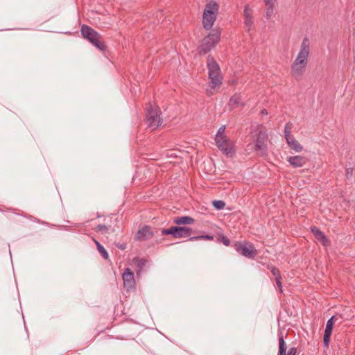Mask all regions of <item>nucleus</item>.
Segmentation results:
<instances>
[{
  "label": "nucleus",
  "instance_id": "72a5a7b5",
  "mask_svg": "<svg viewBox=\"0 0 355 355\" xmlns=\"http://www.w3.org/2000/svg\"><path fill=\"white\" fill-rule=\"evenodd\" d=\"M275 282L277 287L279 289V291L282 293V277H278V278H275Z\"/></svg>",
  "mask_w": 355,
  "mask_h": 355
},
{
  "label": "nucleus",
  "instance_id": "a878e982",
  "mask_svg": "<svg viewBox=\"0 0 355 355\" xmlns=\"http://www.w3.org/2000/svg\"><path fill=\"white\" fill-rule=\"evenodd\" d=\"M293 128V123L291 122H288L286 124L284 127V136L285 138H289L291 137V130Z\"/></svg>",
  "mask_w": 355,
  "mask_h": 355
},
{
  "label": "nucleus",
  "instance_id": "9d476101",
  "mask_svg": "<svg viewBox=\"0 0 355 355\" xmlns=\"http://www.w3.org/2000/svg\"><path fill=\"white\" fill-rule=\"evenodd\" d=\"M311 42L307 37L303 38L300 44V51L296 58L308 63L310 55Z\"/></svg>",
  "mask_w": 355,
  "mask_h": 355
},
{
  "label": "nucleus",
  "instance_id": "cd10ccee",
  "mask_svg": "<svg viewBox=\"0 0 355 355\" xmlns=\"http://www.w3.org/2000/svg\"><path fill=\"white\" fill-rule=\"evenodd\" d=\"M199 239L212 241L214 239V236H211V235H202V236H193V237H190L189 241L199 240Z\"/></svg>",
  "mask_w": 355,
  "mask_h": 355
},
{
  "label": "nucleus",
  "instance_id": "1a4fd4ad",
  "mask_svg": "<svg viewBox=\"0 0 355 355\" xmlns=\"http://www.w3.org/2000/svg\"><path fill=\"white\" fill-rule=\"evenodd\" d=\"M307 64V62L296 58L291 64V76L296 79L301 78L305 72Z\"/></svg>",
  "mask_w": 355,
  "mask_h": 355
},
{
  "label": "nucleus",
  "instance_id": "ddd939ff",
  "mask_svg": "<svg viewBox=\"0 0 355 355\" xmlns=\"http://www.w3.org/2000/svg\"><path fill=\"white\" fill-rule=\"evenodd\" d=\"M253 10L250 8L248 5L245 6L243 10L244 24L248 28V32L252 29L254 25V19L252 16Z\"/></svg>",
  "mask_w": 355,
  "mask_h": 355
},
{
  "label": "nucleus",
  "instance_id": "423d86ee",
  "mask_svg": "<svg viewBox=\"0 0 355 355\" xmlns=\"http://www.w3.org/2000/svg\"><path fill=\"white\" fill-rule=\"evenodd\" d=\"M147 113L146 116L148 127L153 130L157 129L162 124L160 112L156 105L149 103L147 107Z\"/></svg>",
  "mask_w": 355,
  "mask_h": 355
},
{
  "label": "nucleus",
  "instance_id": "7ed1b4c3",
  "mask_svg": "<svg viewBox=\"0 0 355 355\" xmlns=\"http://www.w3.org/2000/svg\"><path fill=\"white\" fill-rule=\"evenodd\" d=\"M219 6L215 1H210L205 5L202 15V25L205 29L210 30L217 17Z\"/></svg>",
  "mask_w": 355,
  "mask_h": 355
},
{
  "label": "nucleus",
  "instance_id": "9b49d317",
  "mask_svg": "<svg viewBox=\"0 0 355 355\" xmlns=\"http://www.w3.org/2000/svg\"><path fill=\"white\" fill-rule=\"evenodd\" d=\"M122 278L123 286L127 290L133 289L135 287V275L129 268L125 269L122 275Z\"/></svg>",
  "mask_w": 355,
  "mask_h": 355
},
{
  "label": "nucleus",
  "instance_id": "f704fd0d",
  "mask_svg": "<svg viewBox=\"0 0 355 355\" xmlns=\"http://www.w3.org/2000/svg\"><path fill=\"white\" fill-rule=\"evenodd\" d=\"M297 353V349L294 347H291L286 355H295Z\"/></svg>",
  "mask_w": 355,
  "mask_h": 355
},
{
  "label": "nucleus",
  "instance_id": "e433bc0d",
  "mask_svg": "<svg viewBox=\"0 0 355 355\" xmlns=\"http://www.w3.org/2000/svg\"><path fill=\"white\" fill-rule=\"evenodd\" d=\"M352 175V168H347V170H346V176H347V178H349Z\"/></svg>",
  "mask_w": 355,
  "mask_h": 355
},
{
  "label": "nucleus",
  "instance_id": "f03ea898",
  "mask_svg": "<svg viewBox=\"0 0 355 355\" xmlns=\"http://www.w3.org/2000/svg\"><path fill=\"white\" fill-rule=\"evenodd\" d=\"M221 31L219 28L213 29L206 37L203 38L200 45L198 47L199 54L205 55L213 49L220 40Z\"/></svg>",
  "mask_w": 355,
  "mask_h": 355
},
{
  "label": "nucleus",
  "instance_id": "f257e3e1",
  "mask_svg": "<svg viewBox=\"0 0 355 355\" xmlns=\"http://www.w3.org/2000/svg\"><path fill=\"white\" fill-rule=\"evenodd\" d=\"M250 138L254 144V150L261 157L268 155V133L261 126H257L250 133Z\"/></svg>",
  "mask_w": 355,
  "mask_h": 355
},
{
  "label": "nucleus",
  "instance_id": "b1692460",
  "mask_svg": "<svg viewBox=\"0 0 355 355\" xmlns=\"http://www.w3.org/2000/svg\"><path fill=\"white\" fill-rule=\"evenodd\" d=\"M265 6H266L265 17L267 19H269L273 15L275 5H265Z\"/></svg>",
  "mask_w": 355,
  "mask_h": 355
},
{
  "label": "nucleus",
  "instance_id": "f3484780",
  "mask_svg": "<svg viewBox=\"0 0 355 355\" xmlns=\"http://www.w3.org/2000/svg\"><path fill=\"white\" fill-rule=\"evenodd\" d=\"M192 230L188 227H178L175 238H186L191 235Z\"/></svg>",
  "mask_w": 355,
  "mask_h": 355
},
{
  "label": "nucleus",
  "instance_id": "393cba45",
  "mask_svg": "<svg viewBox=\"0 0 355 355\" xmlns=\"http://www.w3.org/2000/svg\"><path fill=\"white\" fill-rule=\"evenodd\" d=\"M177 228H178V226H173V227H171L168 229H163L162 230V235L171 234L175 238V232L177 231Z\"/></svg>",
  "mask_w": 355,
  "mask_h": 355
},
{
  "label": "nucleus",
  "instance_id": "c9c22d12",
  "mask_svg": "<svg viewBox=\"0 0 355 355\" xmlns=\"http://www.w3.org/2000/svg\"><path fill=\"white\" fill-rule=\"evenodd\" d=\"M265 5H275L277 0H263Z\"/></svg>",
  "mask_w": 355,
  "mask_h": 355
},
{
  "label": "nucleus",
  "instance_id": "2eb2a0df",
  "mask_svg": "<svg viewBox=\"0 0 355 355\" xmlns=\"http://www.w3.org/2000/svg\"><path fill=\"white\" fill-rule=\"evenodd\" d=\"M287 160L295 168L303 166L307 161L305 157L300 155L289 157Z\"/></svg>",
  "mask_w": 355,
  "mask_h": 355
},
{
  "label": "nucleus",
  "instance_id": "bb28decb",
  "mask_svg": "<svg viewBox=\"0 0 355 355\" xmlns=\"http://www.w3.org/2000/svg\"><path fill=\"white\" fill-rule=\"evenodd\" d=\"M268 269L270 270L271 273L275 278H278V277H282L280 275V271L278 268L274 266H268Z\"/></svg>",
  "mask_w": 355,
  "mask_h": 355
},
{
  "label": "nucleus",
  "instance_id": "4468645a",
  "mask_svg": "<svg viewBox=\"0 0 355 355\" xmlns=\"http://www.w3.org/2000/svg\"><path fill=\"white\" fill-rule=\"evenodd\" d=\"M311 230L317 240L321 242L323 245L328 246L330 245V241L327 239L324 234L320 230L318 227L315 226L312 227Z\"/></svg>",
  "mask_w": 355,
  "mask_h": 355
},
{
  "label": "nucleus",
  "instance_id": "6e6552de",
  "mask_svg": "<svg viewBox=\"0 0 355 355\" xmlns=\"http://www.w3.org/2000/svg\"><path fill=\"white\" fill-rule=\"evenodd\" d=\"M234 248L239 254L249 259H253L257 254V250L250 243H236Z\"/></svg>",
  "mask_w": 355,
  "mask_h": 355
},
{
  "label": "nucleus",
  "instance_id": "2f4dec72",
  "mask_svg": "<svg viewBox=\"0 0 355 355\" xmlns=\"http://www.w3.org/2000/svg\"><path fill=\"white\" fill-rule=\"evenodd\" d=\"M331 334H324L323 344L324 346L328 347L330 340Z\"/></svg>",
  "mask_w": 355,
  "mask_h": 355
},
{
  "label": "nucleus",
  "instance_id": "20e7f679",
  "mask_svg": "<svg viewBox=\"0 0 355 355\" xmlns=\"http://www.w3.org/2000/svg\"><path fill=\"white\" fill-rule=\"evenodd\" d=\"M207 65L209 71V78L210 79L209 86L211 89L220 87L222 84L220 69L216 60L209 56Z\"/></svg>",
  "mask_w": 355,
  "mask_h": 355
},
{
  "label": "nucleus",
  "instance_id": "39448f33",
  "mask_svg": "<svg viewBox=\"0 0 355 355\" xmlns=\"http://www.w3.org/2000/svg\"><path fill=\"white\" fill-rule=\"evenodd\" d=\"M80 31L83 37L89 41L97 49L101 51L105 49L106 46L102 41L101 35L92 28L87 25H83Z\"/></svg>",
  "mask_w": 355,
  "mask_h": 355
},
{
  "label": "nucleus",
  "instance_id": "f8f14e48",
  "mask_svg": "<svg viewBox=\"0 0 355 355\" xmlns=\"http://www.w3.org/2000/svg\"><path fill=\"white\" fill-rule=\"evenodd\" d=\"M154 236V232L149 226H144L139 229L136 235V239L139 241H147Z\"/></svg>",
  "mask_w": 355,
  "mask_h": 355
},
{
  "label": "nucleus",
  "instance_id": "473e14b6",
  "mask_svg": "<svg viewBox=\"0 0 355 355\" xmlns=\"http://www.w3.org/2000/svg\"><path fill=\"white\" fill-rule=\"evenodd\" d=\"M225 125L221 126L218 129L216 136L226 137V135H225Z\"/></svg>",
  "mask_w": 355,
  "mask_h": 355
},
{
  "label": "nucleus",
  "instance_id": "412c9836",
  "mask_svg": "<svg viewBox=\"0 0 355 355\" xmlns=\"http://www.w3.org/2000/svg\"><path fill=\"white\" fill-rule=\"evenodd\" d=\"M286 343L284 341L283 336H279V350L277 355H286Z\"/></svg>",
  "mask_w": 355,
  "mask_h": 355
},
{
  "label": "nucleus",
  "instance_id": "7c9ffc66",
  "mask_svg": "<svg viewBox=\"0 0 355 355\" xmlns=\"http://www.w3.org/2000/svg\"><path fill=\"white\" fill-rule=\"evenodd\" d=\"M96 230L101 233H107L109 227L105 225H98L96 226Z\"/></svg>",
  "mask_w": 355,
  "mask_h": 355
},
{
  "label": "nucleus",
  "instance_id": "6ab92c4d",
  "mask_svg": "<svg viewBox=\"0 0 355 355\" xmlns=\"http://www.w3.org/2000/svg\"><path fill=\"white\" fill-rule=\"evenodd\" d=\"M174 223L177 225H191L194 223V219L190 216L177 217L174 219Z\"/></svg>",
  "mask_w": 355,
  "mask_h": 355
},
{
  "label": "nucleus",
  "instance_id": "5701e85b",
  "mask_svg": "<svg viewBox=\"0 0 355 355\" xmlns=\"http://www.w3.org/2000/svg\"><path fill=\"white\" fill-rule=\"evenodd\" d=\"M334 324V316H332L327 322L324 334L331 335Z\"/></svg>",
  "mask_w": 355,
  "mask_h": 355
},
{
  "label": "nucleus",
  "instance_id": "c85d7f7f",
  "mask_svg": "<svg viewBox=\"0 0 355 355\" xmlns=\"http://www.w3.org/2000/svg\"><path fill=\"white\" fill-rule=\"evenodd\" d=\"M213 205L216 209L220 210L225 207V203L223 200H214L213 201Z\"/></svg>",
  "mask_w": 355,
  "mask_h": 355
},
{
  "label": "nucleus",
  "instance_id": "a211bd4d",
  "mask_svg": "<svg viewBox=\"0 0 355 355\" xmlns=\"http://www.w3.org/2000/svg\"><path fill=\"white\" fill-rule=\"evenodd\" d=\"M288 145L295 152H301L303 149L302 146L293 137L286 138Z\"/></svg>",
  "mask_w": 355,
  "mask_h": 355
},
{
  "label": "nucleus",
  "instance_id": "dca6fc26",
  "mask_svg": "<svg viewBox=\"0 0 355 355\" xmlns=\"http://www.w3.org/2000/svg\"><path fill=\"white\" fill-rule=\"evenodd\" d=\"M228 105L231 110L235 109L239 106H243L244 103L243 102V98L241 95L239 94H235L233 95L230 98Z\"/></svg>",
  "mask_w": 355,
  "mask_h": 355
},
{
  "label": "nucleus",
  "instance_id": "c756f323",
  "mask_svg": "<svg viewBox=\"0 0 355 355\" xmlns=\"http://www.w3.org/2000/svg\"><path fill=\"white\" fill-rule=\"evenodd\" d=\"M218 241L223 243L225 246H229L230 244V239L224 235H220L218 237Z\"/></svg>",
  "mask_w": 355,
  "mask_h": 355
},
{
  "label": "nucleus",
  "instance_id": "0eeeda50",
  "mask_svg": "<svg viewBox=\"0 0 355 355\" xmlns=\"http://www.w3.org/2000/svg\"><path fill=\"white\" fill-rule=\"evenodd\" d=\"M215 141L218 148L226 155L231 157L234 153V142L230 140L227 136H216Z\"/></svg>",
  "mask_w": 355,
  "mask_h": 355
},
{
  "label": "nucleus",
  "instance_id": "aec40b11",
  "mask_svg": "<svg viewBox=\"0 0 355 355\" xmlns=\"http://www.w3.org/2000/svg\"><path fill=\"white\" fill-rule=\"evenodd\" d=\"M132 263L137 265V272L142 270L144 267L146 266L147 263V260L145 259H140L139 257H135L132 259Z\"/></svg>",
  "mask_w": 355,
  "mask_h": 355
},
{
  "label": "nucleus",
  "instance_id": "4be33fe9",
  "mask_svg": "<svg viewBox=\"0 0 355 355\" xmlns=\"http://www.w3.org/2000/svg\"><path fill=\"white\" fill-rule=\"evenodd\" d=\"M95 244L96 245V247H97V249H98V251L99 252V253L101 254V256L105 259H107L109 258V254L107 253V252L106 251V250L104 248V247L101 245V243L96 241V239H93Z\"/></svg>",
  "mask_w": 355,
  "mask_h": 355
}]
</instances>
